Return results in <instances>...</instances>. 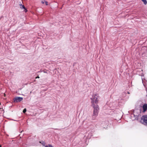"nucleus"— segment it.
<instances>
[{"label":"nucleus","mask_w":147,"mask_h":147,"mask_svg":"<svg viewBox=\"0 0 147 147\" xmlns=\"http://www.w3.org/2000/svg\"><path fill=\"white\" fill-rule=\"evenodd\" d=\"M98 96L95 94L92 96L90 98L92 106L94 108L93 113L92 115V119H94L95 117L98 115L99 110L98 105H97L98 102Z\"/></svg>","instance_id":"1"},{"label":"nucleus","mask_w":147,"mask_h":147,"mask_svg":"<svg viewBox=\"0 0 147 147\" xmlns=\"http://www.w3.org/2000/svg\"><path fill=\"white\" fill-rule=\"evenodd\" d=\"M141 109H137L134 110V113L131 114V115H133L135 117V119L138 120V117L140 113H141Z\"/></svg>","instance_id":"2"},{"label":"nucleus","mask_w":147,"mask_h":147,"mask_svg":"<svg viewBox=\"0 0 147 147\" xmlns=\"http://www.w3.org/2000/svg\"><path fill=\"white\" fill-rule=\"evenodd\" d=\"M140 122L143 125L147 126V115H143L141 117Z\"/></svg>","instance_id":"3"},{"label":"nucleus","mask_w":147,"mask_h":147,"mask_svg":"<svg viewBox=\"0 0 147 147\" xmlns=\"http://www.w3.org/2000/svg\"><path fill=\"white\" fill-rule=\"evenodd\" d=\"M130 93L127 91L125 90L122 93V97L124 99L126 100L128 99L129 97Z\"/></svg>","instance_id":"4"},{"label":"nucleus","mask_w":147,"mask_h":147,"mask_svg":"<svg viewBox=\"0 0 147 147\" xmlns=\"http://www.w3.org/2000/svg\"><path fill=\"white\" fill-rule=\"evenodd\" d=\"M23 100V98L19 96H16L15 97L13 100L15 102H21Z\"/></svg>","instance_id":"5"},{"label":"nucleus","mask_w":147,"mask_h":147,"mask_svg":"<svg viewBox=\"0 0 147 147\" xmlns=\"http://www.w3.org/2000/svg\"><path fill=\"white\" fill-rule=\"evenodd\" d=\"M143 112H145L147 110V104H144L142 106Z\"/></svg>","instance_id":"6"},{"label":"nucleus","mask_w":147,"mask_h":147,"mask_svg":"<svg viewBox=\"0 0 147 147\" xmlns=\"http://www.w3.org/2000/svg\"><path fill=\"white\" fill-rule=\"evenodd\" d=\"M142 56L144 59L147 58V52L146 51V53L142 51Z\"/></svg>","instance_id":"7"},{"label":"nucleus","mask_w":147,"mask_h":147,"mask_svg":"<svg viewBox=\"0 0 147 147\" xmlns=\"http://www.w3.org/2000/svg\"><path fill=\"white\" fill-rule=\"evenodd\" d=\"M20 8L22 9H24V11L26 13L27 12L28 10H27V9L24 6V5H22V4H21L20 5Z\"/></svg>","instance_id":"8"},{"label":"nucleus","mask_w":147,"mask_h":147,"mask_svg":"<svg viewBox=\"0 0 147 147\" xmlns=\"http://www.w3.org/2000/svg\"><path fill=\"white\" fill-rule=\"evenodd\" d=\"M39 142L40 143H41L43 146H45H45H46V145H45L46 143L45 141H40Z\"/></svg>","instance_id":"9"},{"label":"nucleus","mask_w":147,"mask_h":147,"mask_svg":"<svg viewBox=\"0 0 147 147\" xmlns=\"http://www.w3.org/2000/svg\"><path fill=\"white\" fill-rule=\"evenodd\" d=\"M142 82L143 83V84L144 86L146 88H147L146 86V82H145V83L144 82L142 78Z\"/></svg>","instance_id":"10"},{"label":"nucleus","mask_w":147,"mask_h":147,"mask_svg":"<svg viewBox=\"0 0 147 147\" xmlns=\"http://www.w3.org/2000/svg\"><path fill=\"white\" fill-rule=\"evenodd\" d=\"M144 3L145 5H146L147 4V1L146 0H141Z\"/></svg>","instance_id":"11"},{"label":"nucleus","mask_w":147,"mask_h":147,"mask_svg":"<svg viewBox=\"0 0 147 147\" xmlns=\"http://www.w3.org/2000/svg\"><path fill=\"white\" fill-rule=\"evenodd\" d=\"M45 147H54L51 144H49L48 145H47L45 146Z\"/></svg>","instance_id":"12"},{"label":"nucleus","mask_w":147,"mask_h":147,"mask_svg":"<svg viewBox=\"0 0 147 147\" xmlns=\"http://www.w3.org/2000/svg\"><path fill=\"white\" fill-rule=\"evenodd\" d=\"M26 111V108H24L23 111V112L24 113H25Z\"/></svg>","instance_id":"13"},{"label":"nucleus","mask_w":147,"mask_h":147,"mask_svg":"<svg viewBox=\"0 0 147 147\" xmlns=\"http://www.w3.org/2000/svg\"><path fill=\"white\" fill-rule=\"evenodd\" d=\"M44 1L45 2L46 5H48V2L47 1Z\"/></svg>","instance_id":"14"},{"label":"nucleus","mask_w":147,"mask_h":147,"mask_svg":"<svg viewBox=\"0 0 147 147\" xmlns=\"http://www.w3.org/2000/svg\"><path fill=\"white\" fill-rule=\"evenodd\" d=\"M44 1H42L41 2V3H42L43 4V3H44Z\"/></svg>","instance_id":"15"},{"label":"nucleus","mask_w":147,"mask_h":147,"mask_svg":"<svg viewBox=\"0 0 147 147\" xmlns=\"http://www.w3.org/2000/svg\"><path fill=\"white\" fill-rule=\"evenodd\" d=\"M35 78H36V79L37 78H39V77L38 76L36 77Z\"/></svg>","instance_id":"16"},{"label":"nucleus","mask_w":147,"mask_h":147,"mask_svg":"<svg viewBox=\"0 0 147 147\" xmlns=\"http://www.w3.org/2000/svg\"><path fill=\"white\" fill-rule=\"evenodd\" d=\"M3 16H2L0 18V20H1L2 18H3Z\"/></svg>","instance_id":"17"},{"label":"nucleus","mask_w":147,"mask_h":147,"mask_svg":"<svg viewBox=\"0 0 147 147\" xmlns=\"http://www.w3.org/2000/svg\"><path fill=\"white\" fill-rule=\"evenodd\" d=\"M44 73H47V72L46 71H44Z\"/></svg>","instance_id":"18"},{"label":"nucleus","mask_w":147,"mask_h":147,"mask_svg":"<svg viewBox=\"0 0 147 147\" xmlns=\"http://www.w3.org/2000/svg\"><path fill=\"white\" fill-rule=\"evenodd\" d=\"M144 49V47H142V49Z\"/></svg>","instance_id":"19"},{"label":"nucleus","mask_w":147,"mask_h":147,"mask_svg":"<svg viewBox=\"0 0 147 147\" xmlns=\"http://www.w3.org/2000/svg\"><path fill=\"white\" fill-rule=\"evenodd\" d=\"M0 147H2L1 145H0Z\"/></svg>","instance_id":"20"},{"label":"nucleus","mask_w":147,"mask_h":147,"mask_svg":"<svg viewBox=\"0 0 147 147\" xmlns=\"http://www.w3.org/2000/svg\"><path fill=\"white\" fill-rule=\"evenodd\" d=\"M12 120H14V121H16V120H14L13 119H12Z\"/></svg>","instance_id":"21"},{"label":"nucleus","mask_w":147,"mask_h":147,"mask_svg":"<svg viewBox=\"0 0 147 147\" xmlns=\"http://www.w3.org/2000/svg\"><path fill=\"white\" fill-rule=\"evenodd\" d=\"M62 8V7H61V9Z\"/></svg>","instance_id":"22"}]
</instances>
